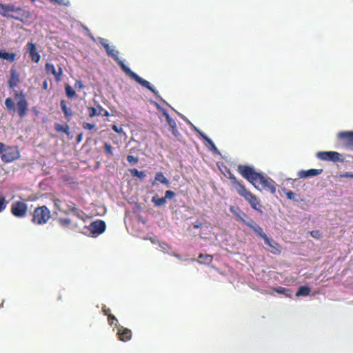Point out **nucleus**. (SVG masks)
Instances as JSON below:
<instances>
[{
  "label": "nucleus",
  "mask_w": 353,
  "mask_h": 353,
  "mask_svg": "<svg viewBox=\"0 0 353 353\" xmlns=\"http://www.w3.org/2000/svg\"><path fill=\"white\" fill-rule=\"evenodd\" d=\"M0 14L4 17L14 19L22 22L31 17V14L28 10L16 7L12 4H2L1 3Z\"/></svg>",
  "instance_id": "39448f33"
},
{
  "label": "nucleus",
  "mask_w": 353,
  "mask_h": 353,
  "mask_svg": "<svg viewBox=\"0 0 353 353\" xmlns=\"http://www.w3.org/2000/svg\"><path fill=\"white\" fill-rule=\"evenodd\" d=\"M50 215V211L46 205L39 206L34 210L31 221L36 225H44L49 221Z\"/></svg>",
  "instance_id": "0eeeda50"
},
{
  "label": "nucleus",
  "mask_w": 353,
  "mask_h": 353,
  "mask_svg": "<svg viewBox=\"0 0 353 353\" xmlns=\"http://www.w3.org/2000/svg\"><path fill=\"white\" fill-rule=\"evenodd\" d=\"M195 131L198 133L199 137L203 139V140L205 141L206 145H209L211 147L212 150H213L214 152H218L219 150L216 145H214V142L208 138L203 132L197 129L196 128H194Z\"/></svg>",
  "instance_id": "412c9836"
},
{
  "label": "nucleus",
  "mask_w": 353,
  "mask_h": 353,
  "mask_svg": "<svg viewBox=\"0 0 353 353\" xmlns=\"http://www.w3.org/2000/svg\"><path fill=\"white\" fill-rule=\"evenodd\" d=\"M265 244L270 247V251L274 254H279L281 253L280 245L278 243L273 239L268 238V241H265Z\"/></svg>",
  "instance_id": "a878e982"
},
{
  "label": "nucleus",
  "mask_w": 353,
  "mask_h": 353,
  "mask_svg": "<svg viewBox=\"0 0 353 353\" xmlns=\"http://www.w3.org/2000/svg\"><path fill=\"white\" fill-rule=\"evenodd\" d=\"M127 161L130 163L131 165H134L138 163L139 159L137 157H134L133 155H128L127 156Z\"/></svg>",
  "instance_id": "58836bf2"
},
{
  "label": "nucleus",
  "mask_w": 353,
  "mask_h": 353,
  "mask_svg": "<svg viewBox=\"0 0 353 353\" xmlns=\"http://www.w3.org/2000/svg\"><path fill=\"white\" fill-rule=\"evenodd\" d=\"M87 228L92 234L99 235L105 230L106 225L104 221L97 220L92 221Z\"/></svg>",
  "instance_id": "9b49d317"
},
{
  "label": "nucleus",
  "mask_w": 353,
  "mask_h": 353,
  "mask_svg": "<svg viewBox=\"0 0 353 353\" xmlns=\"http://www.w3.org/2000/svg\"><path fill=\"white\" fill-rule=\"evenodd\" d=\"M60 106L65 117L69 121L72 115V110L67 107V104L65 100H61L60 101Z\"/></svg>",
  "instance_id": "cd10ccee"
},
{
  "label": "nucleus",
  "mask_w": 353,
  "mask_h": 353,
  "mask_svg": "<svg viewBox=\"0 0 353 353\" xmlns=\"http://www.w3.org/2000/svg\"><path fill=\"white\" fill-rule=\"evenodd\" d=\"M286 196L288 199H290V200H293L295 199V194L291 191V190H289L288 192H286Z\"/></svg>",
  "instance_id": "a18cd8bd"
},
{
  "label": "nucleus",
  "mask_w": 353,
  "mask_h": 353,
  "mask_svg": "<svg viewBox=\"0 0 353 353\" xmlns=\"http://www.w3.org/2000/svg\"><path fill=\"white\" fill-rule=\"evenodd\" d=\"M172 255L175 257H176L177 259H181V256L178 254H176V253H173Z\"/></svg>",
  "instance_id": "5fc2aeb1"
},
{
  "label": "nucleus",
  "mask_w": 353,
  "mask_h": 353,
  "mask_svg": "<svg viewBox=\"0 0 353 353\" xmlns=\"http://www.w3.org/2000/svg\"><path fill=\"white\" fill-rule=\"evenodd\" d=\"M14 99L17 100L15 104L11 97H8L5 100V105L7 111L10 114H14L16 112L18 116L23 119L26 117L28 111V103L23 92H15Z\"/></svg>",
  "instance_id": "20e7f679"
},
{
  "label": "nucleus",
  "mask_w": 353,
  "mask_h": 353,
  "mask_svg": "<svg viewBox=\"0 0 353 353\" xmlns=\"http://www.w3.org/2000/svg\"><path fill=\"white\" fill-rule=\"evenodd\" d=\"M112 129L115 132H117V133H122L123 132V130L122 129V128L121 127H118L117 125H113L112 126Z\"/></svg>",
  "instance_id": "49530a36"
},
{
  "label": "nucleus",
  "mask_w": 353,
  "mask_h": 353,
  "mask_svg": "<svg viewBox=\"0 0 353 353\" xmlns=\"http://www.w3.org/2000/svg\"><path fill=\"white\" fill-rule=\"evenodd\" d=\"M82 127L83 129L88 130H97L95 124H92V123H87V122H83L82 124Z\"/></svg>",
  "instance_id": "4c0bfd02"
},
{
  "label": "nucleus",
  "mask_w": 353,
  "mask_h": 353,
  "mask_svg": "<svg viewBox=\"0 0 353 353\" xmlns=\"http://www.w3.org/2000/svg\"><path fill=\"white\" fill-rule=\"evenodd\" d=\"M48 84L47 81H43V89L47 90L48 89Z\"/></svg>",
  "instance_id": "603ef678"
},
{
  "label": "nucleus",
  "mask_w": 353,
  "mask_h": 353,
  "mask_svg": "<svg viewBox=\"0 0 353 353\" xmlns=\"http://www.w3.org/2000/svg\"><path fill=\"white\" fill-rule=\"evenodd\" d=\"M340 176L343 178H353V173L345 172L344 174H341Z\"/></svg>",
  "instance_id": "de8ad7c7"
},
{
  "label": "nucleus",
  "mask_w": 353,
  "mask_h": 353,
  "mask_svg": "<svg viewBox=\"0 0 353 353\" xmlns=\"http://www.w3.org/2000/svg\"><path fill=\"white\" fill-rule=\"evenodd\" d=\"M104 151L105 153L109 157H111L113 156L112 147L108 142H104Z\"/></svg>",
  "instance_id": "e433bc0d"
},
{
  "label": "nucleus",
  "mask_w": 353,
  "mask_h": 353,
  "mask_svg": "<svg viewBox=\"0 0 353 353\" xmlns=\"http://www.w3.org/2000/svg\"><path fill=\"white\" fill-rule=\"evenodd\" d=\"M74 86L76 88H79V89L83 88V87H84L81 81H76Z\"/></svg>",
  "instance_id": "09e8293b"
},
{
  "label": "nucleus",
  "mask_w": 353,
  "mask_h": 353,
  "mask_svg": "<svg viewBox=\"0 0 353 353\" xmlns=\"http://www.w3.org/2000/svg\"><path fill=\"white\" fill-rule=\"evenodd\" d=\"M88 115L91 118L99 115H103V117H108L110 115L108 111L104 110L100 105H98L97 108L88 107Z\"/></svg>",
  "instance_id": "4468645a"
},
{
  "label": "nucleus",
  "mask_w": 353,
  "mask_h": 353,
  "mask_svg": "<svg viewBox=\"0 0 353 353\" xmlns=\"http://www.w3.org/2000/svg\"><path fill=\"white\" fill-rule=\"evenodd\" d=\"M195 131L198 133L199 137L203 139V140L205 141L206 145H209L211 147L212 150H213L214 152H218L219 150L216 145H214V142L208 138L203 132L197 129L196 128H194Z\"/></svg>",
  "instance_id": "4be33fe9"
},
{
  "label": "nucleus",
  "mask_w": 353,
  "mask_h": 353,
  "mask_svg": "<svg viewBox=\"0 0 353 353\" xmlns=\"http://www.w3.org/2000/svg\"><path fill=\"white\" fill-rule=\"evenodd\" d=\"M198 263L208 265L212 262L213 256L207 254H200L198 256Z\"/></svg>",
  "instance_id": "c756f323"
},
{
  "label": "nucleus",
  "mask_w": 353,
  "mask_h": 353,
  "mask_svg": "<svg viewBox=\"0 0 353 353\" xmlns=\"http://www.w3.org/2000/svg\"><path fill=\"white\" fill-rule=\"evenodd\" d=\"M195 131L198 133L199 137L203 139V140L205 141L206 145H209L211 147L212 150H213L214 152H218L219 150L216 145H214V142L208 138L203 132L197 129L196 128H194Z\"/></svg>",
  "instance_id": "aec40b11"
},
{
  "label": "nucleus",
  "mask_w": 353,
  "mask_h": 353,
  "mask_svg": "<svg viewBox=\"0 0 353 353\" xmlns=\"http://www.w3.org/2000/svg\"><path fill=\"white\" fill-rule=\"evenodd\" d=\"M0 156L3 162L8 163L17 159L20 154L17 146H6L0 143Z\"/></svg>",
  "instance_id": "6e6552de"
},
{
  "label": "nucleus",
  "mask_w": 353,
  "mask_h": 353,
  "mask_svg": "<svg viewBox=\"0 0 353 353\" xmlns=\"http://www.w3.org/2000/svg\"><path fill=\"white\" fill-rule=\"evenodd\" d=\"M129 172L132 176L137 177L141 181L146 176L145 171H139L136 168L130 169Z\"/></svg>",
  "instance_id": "72a5a7b5"
},
{
  "label": "nucleus",
  "mask_w": 353,
  "mask_h": 353,
  "mask_svg": "<svg viewBox=\"0 0 353 353\" xmlns=\"http://www.w3.org/2000/svg\"><path fill=\"white\" fill-rule=\"evenodd\" d=\"M163 114L165 117L167 123L169 125L170 128H171L172 134L175 137H177L179 134V132L177 129L176 121H174V119L170 117L169 114L166 111H164Z\"/></svg>",
  "instance_id": "6ab92c4d"
},
{
  "label": "nucleus",
  "mask_w": 353,
  "mask_h": 353,
  "mask_svg": "<svg viewBox=\"0 0 353 353\" xmlns=\"http://www.w3.org/2000/svg\"><path fill=\"white\" fill-rule=\"evenodd\" d=\"M228 178L230 179L232 186L236 191L239 195L244 198V199L249 203L254 210L262 213V205L257 196L248 190L242 181H239L238 179L231 172L229 173Z\"/></svg>",
  "instance_id": "7ed1b4c3"
},
{
  "label": "nucleus",
  "mask_w": 353,
  "mask_h": 353,
  "mask_svg": "<svg viewBox=\"0 0 353 353\" xmlns=\"http://www.w3.org/2000/svg\"><path fill=\"white\" fill-rule=\"evenodd\" d=\"M161 248H162L163 249H165V247H168V245L166 243H163L161 245H160Z\"/></svg>",
  "instance_id": "6e6d98bb"
},
{
  "label": "nucleus",
  "mask_w": 353,
  "mask_h": 353,
  "mask_svg": "<svg viewBox=\"0 0 353 353\" xmlns=\"http://www.w3.org/2000/svg\"><path fill=\"white\" fill-rule=\"evenodd\" d=\"M59 225L63 229H68L71 225V220L68 218H59L57 220Z\"/></svg>",
  "instance_id": "f704fd0d"
},
{
  "label": "nucleus",
  "mask_w": 353,
  "mask_h": 353,
  "mask_svg": "<svg viewBox=\"0 0 353 353\" xmlns=\"http://www.w3.org/2000/svg\"><path fill=\"white\" fill-rule=\"evenodd\" d=\"M117 334L119 340L124 342L130 340L132 338V331L123 326L118 327Z\"/></svg>",
  "instance_id": "a211bd4d"
},
{
  "label": "nucleus",
  "mask_w": 353,
  "mask_h": 353,
  "mask_svg": "<svg viewBox=\"0 0 353 353\" xmlns=\"http://www.w3.org/2000/svg\"><path fill=\"white\" fill-rule=\"evenodd\" d=\"M52 201L55 208L63 214L73 213L78 218L82 219L83 212L79 209L73 201L65 199L62 201L59 199H53Z\"/></svg>",
  "instance_id": "423d86ee"
},
{
  "label": "nucleus",
  "mask_w": 353,
  "mask_h": 353,
  "mask_svg": "<svg viewBox=\"0 0 353 353\" xmlns=\"http://www.w3.org/2000/svg\"><path fill=\"white\" fill-rule=\"evenodd\" d=\"M316 157L322 161H331L333 162L343 161V159L341 157V154L334 151L319 152L316 154Z\"/></svg>",
  "instance_id": "9d476101"
},
{
  "label": "nucleus",
  "mask_w": 353,
  "mask_h": 353,
  "mask_svg": "<svg viewBox=\"0 0 353 353\" xmlns=\"http://www.w3.org/2000/svg\"><path fill=\"white\" fill-rule=\"evenodd\" d=\"M195 131L198 133L199 137L203 139V140L205 141L206 145H209L211 147L212 150H213L214 152H218L219 150L216 145H214V142L208 138L203 132L197 129L196 128H194Z\"/></svg>",
  "instance_id": "5701e85b"
},
{
  "label": "nucleus",
  "mask_w": 353,
  "mask_h": 353,
  "mask_svg": "<svg viewBox=\"0 0 353 353\" xmlns=\"http://www.w3.org/2000/svg\"><path fill=\"white\" fill-rule=\"evenodd\" d=\"M275 292H276L279 294H284L285 292L288 291V289L283 288V287H279L274 289Z\"/></svg>",
  "instance_id": "c03bdc74"
},
{
  "label": "nucleus",
  "mask_w": 353,
  "mask_h": 353,
  "mask_svg": "<svg viewBox=\"0 0 353 353\" xmlns=\"http://www.w3.org/2000/svg\"><path fill=\"white\" fill-rule=\"evenodd\" d=\"M102 311L103 312V314L106 316H108V314H110V310L109 308H106L105 306H104L102 309Z\"/></svg>",
  "instance_id": "8fccbe9b"
},
{
  "label": "nucleus",
  "mask_w": 353,
  "mask_h": 353,
  "mask_svg": "<svg viewBox=\"0 0 353 353\" xmlns=\"http://www.w3.org/2000/svg\"><path fill=\"white\" fill-rule=\"evenodd\" d=\"M323 172V169H310L307 170H302L298 172V176L301 179L308 178L319 175L322 174Z\"/></svg>",
  "instance_id": "f3484780"
},
{
  "label": "nucleus",
  "mask_w": 353,
  "mask_h": 353,
  "mask_svg": "<svg viewBox=\"0 0 353 353\" xmlns=\"http://www.w3.org/2000/svg\"><path fill=\"white\" fill-rule=\"evenodd\" d=\"M151 201L154 203L156 207H161L165 204L166 199L164 197H159L157 194H155L152 197Z\"/></svg>",
  "instance_id": "7c9ffc66"
},
{
  "label": "nucleus",
  "mask_w": 353,
  "mask_h": 353,
  "mask_svg": "<svg viewBox=\"0 0 353 353\" xmlns=\"http://www.w3.org/2000/svg\"><path fill=\"white\" fill-rule=\"evenodd\" d=\"M20 82L19 74L16 69L12 68L10 70V75L8 82V88L14 89L17 88Z\"/></svg>",
  "instance_id": "ddd939ff"
},
{
  "label": "nucleus",
  "mask_w": 353,
  "mask_h": 353,
  "mask_svg": "<svg viewBox=\"0 0 353 353\" xmlns=\"http://www.w3.org/2000/svg\"><path fill=\"white\" fill-rule=\"evenodd\" d=\"M0 58L7 60L10 62H13L16 58V54L14 52H7L4 50H0Z\"/></svg>",
  "instance_id": "c85d7f7f"
},
{
  "label": "nucleus",
  "mask_w": 353,
  "mask_h": 353,
  "mask_svg": "<svg viewBox=\"0 0 353 353\" xmlns=\"http://www.w3.org/2000/svg\"><path fill=\"white\" fill-rule=\"evenodd\" d=\"M202 226V223L200 222V221H197L196 222L194 225H193V228L194 229H198V228H200Z\"/></svg>",
  "instance_id": "3c124183"
},
{
  "label": "nucleus",
  "mask_w": 353,
  "mask_h": 353,
  "mask_svg": "<svg viewBox=\"0 0 353 353\" xmlns=\"http://www.w3.org/2000/svg\"><path fill=\"white\" fill-rule=\"evenodd\" d=\"M54 128L57 132H63L67 135L70 134V127L68 124L61 125L59 123H55Z\"/></svg>",
  "instance_id": "473e14b6"
},
{
  "label": "nucleus",
  "mask_w": 353,
  "mask_h": 353,
  "mask_svg": "<svg viewBox=\"0 0 353 353\" xmlns=\"http://www.w3.org/2000/svg\"><path fill=\"white\" fill-rule=\"evenodd\" d=\"M30 1H31L32 2H34V1H35V0H30Z\"/></svg>",
  "instance_id": "4d7b16f0"
},
{
  "label": "nucleus",
  "mask_w": 353,
  "mask_h": 353,
  "mask_svg": "<svg viewBox=\"0 0 353 353\" xmlns=\"http://www.w3.org/2000/svg\"><path fill=\"white\" fill-rule=\"evenodd\" d=\"M339 139L345 141L348 145H353V132H341L338 134Z\"/></svg>",
  "instance_id": "b1692460"
},
{
  "label": "nucleus",
  "mask_w": 353,
  "mask_h": 353,
  "mask_svg": "<svg viewBox=\"0 0 353 353\" xmlns=\"http://www.w3.org/2000/svg\"><path fill=\"white\" fill-rule=\"evenodd\" d=\"M108 323L110 325H113L114 321H117V318L113 314H108Z\"/></svg>",
  "instance_id": "37998d69"
},
{
  "label": "nucleus",
  "mask_w": 353,
  "mask_h": 353,
  "mask_svg": "<svg viewBox=\"0 0 353 353\" xmlns=\"http://www.w3.org/2000/svg\"><path fill=\"white\" fill-rule=\"evenodd\" d=\"M45 69L47 74H53L57 82L61 81V77L63 74V70L61 67L59 70L55 69L54 65L50 63H46L45 65Z\"/></svg>",
  "instance_id": "f8f14e48"
},
{
  "label": "nucleus",
  "mask_w": 353,
  "mask_h": 353,
  "mask_svg": "<svg viewBox=\"0 0 353 353\" xmlns=\"http://www.w3.org/2000/svg\"><path fill=\"white\" fill-rule=\"evenodd\" d=\"M101 44L105 48L108 55L110 57H112L118 65L121 67L122 70L130 78L134 79L136 82H137L139 84L141 85L143 87L148 89L150 90L153 94H154L155 96H159V92L154 89L153 87L151 86L149 81L142 79L141 77H139L137 74L132 71L128 67H127L123 61H121L119 57V52L114 49L111 48V47L109 46L108 43H106V41L103 39L101 41Z\"/></svg>",
  "instance_id": "f03ea898"
},
{
  "label": "nucleus",
  "mask_w": 353,
  "mask_h": 353,
  "mask_svg": "<svg viewBox=\"0 0 353 353\" xmlns=\"http://www.w3.org/2000/svg\"><path fill=\"white\" fill-rule=\"evenodd\" d=\"M65 90L66 96L68 98L72 99L76 96L75 91L68 84H65Z\"/></svg>",
  "instance_id": "c9c22d12"
},
{
  "label": "nucleus",
  "mask_w": 353,
  "mask_h": 353,
  "mask_svg": "<svg viewBox=\"0 0 353 353\" xmlns=\"http://www.w3.org/2000/svg\"><path fill=\"white\" fill-rule=\"evenodd\" d=\"M230 211L236 216L238 221H240L245 224L247 223L243 216H246V214L239 208L235 206H230Z\"/></svg>",
  "instance_id": "393cba45"
},
{
  "label": "nucleus",
  "mask_w": 353,
  "mask_h": 353,
  "mask_svg": "<svg viewBox=\"0 0 353 353\" xmlns=\"http://www.w3.org/2000/svg\"><path fill=\"white\" fill-rule=\"evenodd\" d=\"M176 194L172 190H167L165 193V198L171 199L175 196Z\"/></svg>",
  "instance_id": "a19ab883"
},
{
  "label": "nucleus",
  "mask_w": 353,
  "mask_h": 353,
  "mask_svg": "<svg viewBox=\"0 0 353 353\" xmlns=\"http://www.w3.org/2000/svg\"><path fill=\"white\" fill-rule=\"evenodd\" d=\"M82 139V134H79V135H77V143H79Z\"/></svg>",
  "instance_id": "864d4df0"
},
{
  "label": "nucleus",
  "mask_w": 353,
  "mask_h": 353,
  "mask_svg": "<svg viewBox=\"0 0 353 353\" xmlns=\"http://www.w3.org/2000/svg\"><path fill=\"white\" fill-rule=\"evenodd\" d=\"M245 225L250 228L257 235L261 237L264 240V241H268V236L263 232V228L256 223H255L254 221L245 223Z\"/></svg>",
  "instance_id": "2eb2a0df"
},
{
  "label": "nucleus",
  "mask_w": 353,
  "mask_h": 353,
  "mask_svg": "<svg viewBox=\"0 0 353 353\" xmlns=\"http://www.w3.org/2000/svg\"><path fill=\"white\" fill-rule=\"evenodd\" d=\"M310 292H311L310 288L305 286V285H303L299 288L298 291L296 293V296L298 297L307 296L310 295Z\"/></svg>",
  "instance_id": "2f4dec72"
},
{
  "label": "nucleus",
  "mask_w": 353,
  "mask_h": 353,
  "mask_svg": "<svg viewBox=\"0 0 353 353\" xmlns=\"http://www.w3.org/2000/svg\"><path fill=\"white\" fill-rule=\"evenodd\" d=\"M6 207V198L0 195V212H2Z\"/></svg>",
  "instance_id": "ea45409f"
},
{
  "label": "nucleus",
  "mask_w": 353,
  "mask_h": 353,
  "mask_svg": "<svg viewBox=\"0 0 353 353\" xmlns=\"http://www.w3.org/2000/svg\"><path fill=\"white\" fill-rule=\"evenodd\" d=\"M156 181H159L166 186L170 185L169 180L164 176L163 173L161 172H158L156 173L154 180V181L152 182V185H154Z\"/></svg>",
  "instance_id": "bb28decb"
},
{
  "label": "nucleus",
  "mask_w": 353,
  "mask_h": 353,
  "mask_svg": "<svg viewBox=\"0 0 353 353\" xmlns=\"http://www.w3.org/2000/svg\"><path fill=\"white\" fill-rule=\"evenodd\" d=\"M27 48L32 61L34 63H38L40 61L41 56L37 50L35 44L32 42H28L27 43Z\"/></svg>",
  "instance_id": "dca6fc26"
},
{
  "label": "nucleus",
  "mask_w": 353,
  "mask_h": 353,
  "mask_svg": "<svg viewBox=\"0 0 353 353\" xmlns=\"http://www.w3.org/2000/svg\"><path fill=\"white\" fill-rule=\"evenodd\" d=\"M10 211L15 217H25L28 212V205L23 201H16L12 204Z\"/></svg>",
  "instance_id": "1a4fd4ad"
},
{
  "label": "nucleus",
  "mask_w": 353,
  "mask_h": 353,
  "mask_svg": "<svg viewBox=\"0 0 353 353\" xmlns=\"http://www.w3.org/2000/svg\"><path fill=\"white\" fill-rule=\"evenodd\" d=\"M310 235L315 239H319L321 236V234L319 230L311 231Z\"/></svg>",
  "instance_id": "79ce46f5"
},
{
  "label": "nucleus",
  "mask_w": 353,
  "mask_h": 353,
  "mask_svg": "<svg viewBox=\"0 0 353 353\" xmlns=\"http://www.w3.org/2000/svg\"><path fill=\"white\" fill-rule=\"evenodd\" d=\"M237 171L257 190H265L272 194L276 193L275 182L270 178L265 177L262 173L256 172L252 167L239 164Z\"/></svg>",
  "instance_id": "f257e3e1"
}]
</instances>
